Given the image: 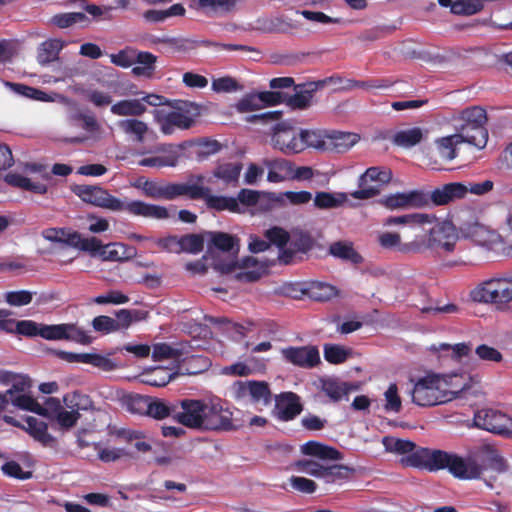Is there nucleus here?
Returning a JSON list of instances; mask_svg holds the SVG:
<instances>
[{
  "label": "nucleus",
  "instance_id": "nucleus-20",
  "mask_svg": "<svg viewBox=\"0 0 512 512\" xmlns=\"http://www.w3.org/2000/svg\"><path fill=\"white\" fill-rule=\"evenodd\" d=\"M303 410L300 397L293 392L281 393L276 397L274 416L284 422L295 419Z\"/></svg>",
  "mask_w": 512,
  "mask_h": 512
},
{
  "label": "nucleus",
  "instance_id": "nucleus-14",
  "mask_svg": "<svg viewBox=\"0 0 512 512\" xmlns=\"http://www.w3.org/2000/svg\"><path fill=\"white\" fill-rule=\"evenodd\" d=\"M441 385L443 387V394L447 398V402L454 399L466 397L468 395H475V383L473 378L464 374H442Z\"/></svg>",
  "mask_w": 512,
  "mask_h": 512
},
{
  "label": "nucleus",
  "instance_id": "nucleus-21",
  "mask_svg": "<svg viewBox=\"0 0 512 512\" xmlns=\"http://www.w3.org/2000/svg\"><path fill=\"white\" fill-rule=\"evenodd\" d=\"M67 340L81 345H89L93 338L73 323L53 324L51 341Z\"/></svg>",
  "mask_w": 512,
  "mask_h": 512
},
{
  "label": "nucleus",
  "instance_id": "nucleus-51",
  "mask_svg": "<svg viewBox=\"0 0 512 512\" xmlns=\"http://www.w3.org/2000/svg\"><path fill=\"white\" fill-rule=\"evenodd\" d=\"M383 444L391 451L407 455L411 454L416 448V444L410 440L394 439L390 437H384Z\"/></svg>",
  "mask_w": 512,
  "mask_h": 512
},
{
  "label": "nucleus",
  "instance_id": "nucleus-39",
  "mask_svg": "<svg viewBox=\"0 0 512 512\" xmlns=\"http://www.w3.org/2000/svg\"><path fill=\"white\" fill-rule=\"evenodd\" d=\"M118 127L128 135H134L138 142H143L148 126L145 122L136 118L123 119L118 121Z\"/></svg>",
  "mask_w": 512,
  "mask_h": 512
},
{
  "label": "nucleus",
  "instance_id": "nucleus-6",
  "mask_svg": "<svg viewBox=\"0 0 512 512\" xmlns=\"http://www.w3.org/2000/svg\"><path fill=\"white\" fill-rule=\"evenodd\" d=\"M458 235L455 227L450 222L436 223L429 228L427 239L418 238V243L423 246L421 253L432 250L438 254L454 251Z\"/></svg>",
  "mask_w": 512,
  "mask_h": 512
},
{
  "label": "nucleus",
  "instance_id": "nucleus-32",
  "mask_svg": "<svg viewBox=\"0 0 512 512\" xmlns=\"http://www.w3.org/2000/svg\"><path fill=\"white\" fill-rule=\"evenodd\" d=\"M435 216L426 213H412L402 216H392L386 219L385 225H409L411 227H420L425 224H433Z\"/></svg>",
  "mask_w": 512,
  "mask_h": 512
},
{
  "label": "nucleus",
  "instance_id": "nucleus-31",
  "mask_svg": "<svg viewBox=\"0 0 512 512\" xmlns=\"http://www.w3.org/2000/svg\"><path fill=\"white\" fill-rule=\"evenodd\" d=\"M321 391L329 397L332 402H339L343 397L348 396L351 386L333 378L321 379Z\"/></svg>",
  "mask_w": 512,
  "mask_h": 512
},
{
  "label": "nucleus",
  "instance_id": "nucleus-12",
  "mask_svg": "<svg viewBox=\"0 0 512 512\" xmlns=\"http://www.w3.org/2000/svg\"><path fill=\"white\" fill-rule=\"evenodd\" d=\"M392 178V172L388 169L370 167L360 177V189L351 193L356 199H370L380 193L382 185L388 183Z\"/></svg>",
  "mask_w": 512,
  "mask_h": 512
},
{
  "label": "nucleus",
  "instance_id": "nucleus-45",
  "mask_svg": "<svg viewBox=\"0 0 512 512\" xmlns=\"http://www.w3.org/2000/svg\"><path fill=\"white\" fill-rule=\"evenodd\" d=\"M182 350L167 343H157L153 346L152 358L154 361L167 359H180Z\"/></svg>",
  "mask_w": 512,
  "mask_h": 512
},
{
  "label": "nucleus",
  "instance_id": "nucleus-26",
  "mask_svg": "<svg viewBox=\"0 0 512 512\" xmlns=\"http://www.w3.org/2000/svg\"><path fill=\"white\" fill-rule=\"evenodd\" d=\"M64 46L65 42L56 38H50L42 42L37 48V62L41 66H46L58 60Z\"/></svg>",
  "mask_w": 512,
  "mask_h": 512
},
{
  "label": "nucleus",
  "instance_id": "nucleus-63",
  "mask_svg": "<svg viewBox=\"0 0 512 512\" xmlns=\"http://www.w3.org/2000/svg\"><path fill=\"white\" fill-rule=\"evenodd\" d=\"M97 304H125L129 297L118 290H110L104 295H99L93 300Z\"/></svg>",
  "mask_w": 512,
  "mask_h": 512
},
{
  "label": "nucleus",
  "instance_id": "nucleus-34",
  "mask_svg": "<svg viewBox=\"0 0 512 512\" xmlns=\"http://www.w3.org/2000/svg\"><path fill=\"white\" fill-rule=\"evenodd\" d=\"M177 407V400L174 402H166L162 399H153L150 397L147 415L157 420H163L167 417H172L175 420Z\"/></svg>",
  "mask_w": 512,
  "mask_h": 512
},
{
  "label": "nucleus",
  "instance_id": "nucleus-13",
  "mask_svg": "<svg viewBox=\"0 0 512 512\" xmlns=\"http://www.w3.org/2000/svg\"><path fill=\"white\" fill-rule=\"evenodd\" d=\"M153 116L155 122L160 126L161 132L165 135H171L176 130H187L194 124L193 117L188 115V111H183L181 107H175L170 111L155 109Z\"/></svg>",
  "mask_w": 512,
  "mask_h": 512
},
{
  "label": "nucleus",
  "instance_id": "nucleus-11",
  "mask_svg": "<svg viewBox=\"0 0 512 512\" xmlns=\"http://www.w3.org/2000/svg\"><path fill=\"white\" fill-rule=\"evenodd\" d=\"M191 179H195L196 183H192L191 187L197 188L198 196H189L191 200H199L203 199L206 203L208 209L216 210V211H229L232 213H240L241 207L238 203V200L234 197L222 196V195H212L210 194V188L202 185L204 182L203 175L192 176Z\"/></svg>",
  "mask_w": 512,
  "mask_h": 512
},
{
  "label": "nucleus",
  "instance_id": "nucleus-27",
  "mask_svg": "<svg viewBox=\"0 0 512 512\" xmlns=\"http://www.w3.org/2000/svg\"><path fill=\"white\" fill-rule=\"evenodd\" d=\"M52 330L53 324L37 323L33 320H19L16 334L30 338L40 336L45 340L51 341Z\"/></svg>",
  "mask_w": 512,
  "mask_h": 512
},
{
  "label": "nucleus",
  "instance_id": "nucleus-58",
  "mask_svg": "<svg viewBox=\"0 0 512 512\" xmlns=\"http://www.w3.org/2000/svg\"><path fill=\"white\" fill-rule=\"evenodd\" d=\"M11 403L23 410L31 411L38 414L41 410V404L37 402L33 397L26 394H19L10 398Z\"/></svg>",
  "mask_w": 512,
  "mask_h": 512
},
{
  "label": "nucleus",
  "instance_id": "nucleus-2",
  "mask_svg": "<svg viewBox=\"0 0 512 512\" xmlns=\"http://www.w3.org/2000/svg\"><path fill=\"white\" fill-rule=\"evenodd\" d=\"M72 191L84 202L114 212L126 211L133 216L165 220L170 217L165 206L146 203L142 200L129 202L111 195L106 189L96 185H76Z\"/></svg>",
  "mask_w": 512,
  "mask_h": 512
},
{
  "label": "nucleus",
  "instance_id": "nucleus-9",
  "mask_svg": "<svg viewBox=\"0 0 512 512\" xmlns=\"http://www.w3.org/2000/svg\"><path fill=\"white\" fill-rule=\"evenodd\" d=\"M177 406L176 422L187 428L204 431L207 402L196 399H182L177 400Z\"/></svg>",
  "mask_w": 512,
  "mask_h": 512
},
{
  "label": "nucleus",
  "instance_id": "nucleus-54",
  "mask_svg": "<svg viewBox=\"0 0 512 512\" xmlns=\"http://www.w3.org/2000/svg\"><path fill=\"white\" fill-rule=\"evenodd\" d=\"M353 472V469L344 465H331L326 467L325 482L335 483L341 480L348 479Z\"/></svg>",
  "mask_w": 512,
  "mask_h": 512
},
{
  "label": "nucleus",
  "instance_id": "nucleus-43",
  "mask_svg": "<svg viewBox=\"0 0 512 512\" xmlns=\"http://www.w3.org/2000/svg\"><path fill=\"white\" fill-rule=\"evenodd\" d=\"M484 8L482 0H456L452 5V14L471 16Z\"/></svg>",
  "mask_w": 512,
  "mask_h": 512
},
{
  "label": "nucleus",
  "instance_id": "nucleus-62",
  "mask_svg": "<svg viewBox=\"0 0 512 512\" xmlns=\"http://www.w3.org/2000/svg\"><path fill=\"white\" fill-rule=\"evenodd\" d=\"M136 52L132 49H123L110 55L111 63L122 68H128L135 63Z\"/></svg>",
  "mask_w": 512,
  "mask_h": 512
},
{
  "label": "nucleus",
  "instance_id": "nucleus-61",
  "mask_svg": "<svg viewBox=\"0 0 512 512\" xmlns=\"http://www.w3.org/2000/svg\"><path fill=\"white\" fill-rule=\"evenodd\" d=\"M299 137L301 138L304 146V150L307 147H313L317 149H322L325 146V141L323 140L320 133L316 131L310 130H300Z\"/></svg>",
  "mask_w": 512,
  "mask_h": 512
},
{
  "label": "nucleus",
  "instance_id": "nucleus-52",
  "mask_svg": "<svg viewBox=\"0 0 512 512\" xmlns=\"http://www.w3.org/2000/svg\"><path fill=\"white\" fill-rule=\"evenodd\" d=\"M100 258L103 261H121L125 258V245L121 243H109L103 245Z\"/></svg>",
  "mask_w": 512,
  "mask_h": 512
},
{
  "label": "nucleus",
  "instance_id": "nucleus-15",
  "mask_svg": "<svg viewBox=\"0 0 512 512\" xmlns=\"http://www.w3.org/2000/svg\"><path fill=\"white\" fill-rule=\"evenodd\" d=\"M281 356L286 363L304 369L314 368L321 362L319 350L314 345L288 346L281 349Z\"/></svg>",
  "mask_w": 512,
  "mask_h": 512
},
{
  "label": "nucleus",
  "instance_id": "nucleus-16",
  "mask_svg": "<svg viewBox=\"0 0 512 512\" xmlns=\"http://www.w3.org/2000/svg\"><path fill=\"white\" fill-rule=\"evenodd\" d=\"M473 421L477 428L504 436L511 418L498 410L486 408L475 412Z\"/></svg>",
  "mask_w": 512,
  "mask_h": 512
},
{
  "label": "nucleus",
  "instance_id": "nucleus-5",
  "mask_svg": "<svg viewBox=\"0 0 512 512\" xmlns=\"http://www.w3.org/2000/svg\"><path fill=\"white\" fill-rule=\"evenodd\" d=\"M440 373H427L414 384L411 390L412 401L418 406L430 407L447 403L443 394Z\"/></svg>",
  "mask_w": 512,
  "mask_h": 512
},
{
  "label": "nucleus",
  "instance_id": "nucleus-41",
  "mask_svg": "<svg viewBox=\"0 0 512 512\" xmlns=\"http://www.w3.org/2000/svg\"><path fill=\"white\" fill-rule=\"evenodd\" d=\"M147 312L141 310L121 309L116 313V331L127 329L133 322L143 320Z\"/></svg>",
  "mask_w": 512,
  "mask_h": 512
},
{
  "label": "nucleus",
  "instance_id": "nucleus-46",
  "mask_svg": "<svg viewBox=\"0 0 512 512\" xmlns=\"http://www.w3.org/2000/svg\"><path fill=\"white\" fill-rule=\"evenodd\" d=\"M177 163L178 155L175 153L164 156L145 157L139 161L140 166L155 168L175 167Z\"/></svg>",
  "mask_w": 512,
  "mask_h": 512
},
{
  "label": "nucleus",
  "instance_id": "nucleus-57",
  "mask_svg": "<svg viewBox=\"0 0 512 512\" xmlns=\"http://www.w3.org/2000/svg\"><path fill=\"white\" fill-rule=\"evenodd\" d=\"M262 109L258 93H249L242 97L236 104V110L240 113Z\"/></svg>",
  "mask_w": 512,
  "mask_h": 512
},
{
  "label": "nucleus",
  "instance_id": "nucleus-17",
  "mask_svg": "<svg viewBox=\"0 0 512 512\" xmlns=\"http://www.w3.org/2000/svg\"><path fill=\"white\" fill-rule=\"evenodd\" d=\"M204 431H231L236 429L233 413L219 403H207Z\"/></svg>",
  "mask_w": 512,
  "mask_h": 512
},
{
  "label": "nucleus",
  "instance_id": "nucleus-29",
  "mask_svg": "<svg viewBox=\"0 0 512 512\" xmlns=\"http://www.w3.org/2000/svg\"><path fill=\"white\" fill-rule=\"evenodd\" d=\"M27 432L38 442L45 447H53L56 439L48 433V425L38 420L35 417H28L26 419Z\"/></svg>",
  "mask_w": 512,
  "mask_h": 512
},
{
  "label": "nucleus",
  "instance_id": "nucleus-42",
  "mask_svg": "<svg viewBox=\"0 0 512 512\" xmlns=\"http://www.w3.org/2000/svg\"><path fill=\"white\" fill-rule=\"evenodd\" d=\"M88 21L87 16L82 12H66L54 15L51 23L60 29L69 28L76 23Z\"/></svg>",
  "mask_w": 512,
  "mask_h": 512
},
{
  "label": "nucleus",
  "instance_id": "nucleus-18",
  "mask_svg": "<svg viewBox=\"0 0 512 512\" xmlns=\"http://www.w3.org/2000/svg\"><path fill=\"white\" fill-rule=\"evenodd\" d=\"M51 353L65 362L90 364L107 372L117 367L113 360L96 353H73L63 350H51Z\"/></svg>",
  "mask_w": 512,
  "mask_h": 512
},
{
  "label": "nucleus",
  "instance_id": "nucleus-56",
  "mask_svg": "<svg viewBox=\"0 0 512 512\" xmlns=\"http://www.w3.org/2000/svg\"><path fill=\"white\" fill-rule=\"evenodd\" d=\"M1 470L6 476L18 480H27L33 476L31 471H24L21 465L16 461H8L4 463Z\"/></svg>",
  "mask_w": 512,
  "mask_h": 512
},
{
  "label": "nucleus",
  "instance_id": "nucleus-33",
  "mask_svg": "<svg viewBox=\"0 0 512 512\" xmlns=\"http://www.w3.org/2000/svg\"><path fill=\"white\" fill-rule=\"evenodd\" d=\"M464 143L457 134L439 138L435 141L440 160L449 162L457 157V145Z\"/></svg>",
  "mask_w": 512,
  "mask_h": 512
},
{
  "label": "nucleus",
  "instance_id": "nucleus-49",
  "mask_svg": "<svg viewBox=\"0 0 512 512\" xmlns=\"http://www.w3.org/2000/svg\"><path fill=\"white\" fill-rule=\"evenodd\" d=\"M125 403L128 411L131 413L147 415L150 397L135 394L127 397Z\"/></svg>",
  "mask_w": 512,
  "mask_h": 512
},
{
  "label": "nucleus",
  "instance_id": "nucleus-44",
  "mask_svg": "<svg viewBox=\"0 0 512 512\" xmlns=\"http://www.w3.org/2000/svg\"><path fill=\"white\" fill-rule=\"evenodd\" d=\"M180 253H200L204 248V238L200 234H186L179 237Z\"/></svg>",
  "mask_w": 512,
  "mask_h": 512
},
{
  "label": "nucleus",
  "instance_id": "nucleus-48",
  "mask_svg": "<svg viewBox=\"0 0 512 512\" xmlns=\"http://www.w3.org/2000/svg\"><path fill=\"white\" fill-rule=\"evenodd\" d=\"M6 85L9 86L15 93L27 98L39 101H46L48 98L46 92L25 84L6 82Z\"/></svg>",
  "mask_w": 512,
  "mask_h": 512
},
{
  "label": "nucleus",
  "instance_id": "nucleus-24",
  "mask_svg": "<svg viewBox=\"0 0 512 512\" xmlns=\"http://www.w3.org/2000/svg\"><path fill=\"white\" fill-rule=\"evenodd\" d=\"M265 167L268 169L267 181L271 183H280L291 180L293 162L287 159L279 158L264 161Z\"/></svg>",
  "mask_w": 512,
  "mask_h": 512
},
{
  "label": "nucleus",
  "instance_id": "nucleus-64",
  "mask_svg": "<svg viewBox=\"0 0 512 512\" xmlns=\"http://www.w3.org/2000/svg\"><path fill=\"white\" fill-rule=\"evenodd\" d=\"M475 354L482 361L501 362L503 359L499 350L486 344L477 346Z\"/></svg>",
  "mask_w": 512,
  "mask_h": 512
},
{
  "label": "nucleus",
  "instance_id": "nucleus-1",
  "mask_svg": "<svg viewBox=\"0 0 512 512\" xmlns=\"http://www.w3.org/2000/svg\"><path fill=\"white\" fill-rule=\"evenodd\" d=\"M401 461L404 466L429 472L447 469L454 477L459 479H477L486 469L476 458L463 459L453 453L423 447L415 448L411 454L403 457Z\"/></svg>",
  "mask_w": 512,
  "mask_h": 512
},
{
  "label": "nucleus",
  "instance_id": "nucleus-7",
  "mask_svg": "<svg viewBox=\"0 0 512 512\" xmlns=\"http://www.w3.org/2000/svg\"><path fill=\"white\" fill-rule=\"evenodd\" d=\"M231 396L237 402H250L268 406L272 400L270 387L265 381H236L231 386Z\"/></svg>",
  "mask_w": 512,
  "mask_h": 512
},
{
  "label": "nucleus",
  "instance_id": "nucleus-55",
  "mask_svg": "<svg viewBox=\"0 0 512 512\" xmlns=\"http://www.w3.org/2000/svg\"><path fill=\"white\" fill-rule=\"evenodd\" d=\"M434 351H450L451 350V359L455 361H459L462 357L468 356L471 352V345L469 343H457L455 345H450L443 343L439 348L435 346L431 347Z\"/></svg>",
  "mask_w": 512,
  "mask_h": 512
},
{
  "label": "nucleus",
  "instance_id": "nucleus-23",
  "mask_svg": "<svg viewBox=\"0 0 512 512\" xmlns=\"http://www.w3.org/2000/svg\"><path fill=\"white\" fill-rule=\"evenodd\" d=\"M378 242L384 249L394 250L402 254L421 253L423 246L418 243V237L410 242L403 243L400 234L395 232H384L379 235Z\"/></svg>",
  "mask_w": 512,
  "mask_h": 512
},
{
  "label": "nucleus",
  "instance_id": "nucleus-22",
  "mask_svg": "<svg viewBox=\"0 0 512 512\" xmlns=\"http://www.w3.org/2000/svg\"><path fill=\"white\" fill-rule=\"evenodd\" d=\"M323 84V81H318L295 85L296 93L293 95L286 94L284 103L292 109H307L311 104L313 93L322 87Z\"/></svg>",
  "mask_w": 512,
  "mask_h": 512
},
{
  "label": "nucleus",
  "instance_id": "nucleus-38",
  "mask_svg": "<svg viewBox=\"0 0 512 512\" xmlns=\"http://www.w3.org/2000/svg\"><path fill=\"white\" fill-rule=\"evenodd\" d=\"M241 170V163H222L213 170V176L225 184H235L239 180Z\"/></svg>",
  "mask_w": 512,
  "mask_h": 512
},
{
  "label": "nucleus",
  "instance_id": "nucleus-19",
  "mask_svg": "<svg viewBox=\"0 0 512 512\" xmlns=\"http://www.w3.org/2000/svg\"><path fill=\"white\" fill-rule=\"evenodd\" d=\"M468 193V187L460 182L443 184L430 193L427 192V206L447 205L455 200L463 199Z\"/></svg>",
  "mask_w": 512,
  "mask_h": 512
},
{
  "label": "nucleus",
  "instance_id": "nucleus-40",
  "mask_svg": "<svg viewBox=\"0 0 512 512\" xmlns=\"http://www.w3.org/2000/svg\"><path fill=\"white\" fill-rule=\"evenodd\" d=\"M209 245L223 252H230L238 246V238L225 232H208Z\"/></svg>",
  "mask_w": 512,
  "mask_h": 512
},
{
  "label": "nucleus",
  "instance_id": "nucleus-50",
  "mask_svg": "<svg viewBox=\"0 0 512 512\" xmlns=\"http://www.w3.org/2000/svg\"><path fill=\"white\" fill-rule=\"evenodd\" d=\"M264 236L268 240L269 246L273 244L279 249L284 248L290 241L289 233L278 226H274L266 230Z\"/></svg>",
  "mask_w": 512,
  "mask_h": 512
},
{
  "label": "nucleus",
  "instance_id": "nucleus-59",
  "mask_svg": "<svg viewBox=\"0 0 512 512\" xmlns=\"http://www.w3.org/2000/svg\"><path fill=\"white\" fill-rule=\"evenodd\" d=\"M87 101L96 107H105L111 105L113 98L109 92L101 91L98 89H90L85 92Z\"/></svg>",
  "mask_w": 512,
  "mask_h": 512
},
{
  "label": "nucleus",
  "instance_id": "nucleus-36",
  "mask_svg": "<svg viewBox=\"0 0 512 512\" xmlns=\"http://www.w3.org/2000/svg\"><path fill=\"white\" fill-rule=\"evenodd\" d=\"M423 139V130L420 127H413L396 132L392 137L394 145L404 148H411L419 144Z\"/></svg>",
  "mask_w": 512,
  "mask_h": 512
},
{
  "label": "nucleus",
  "instance_id": "nucleus-30",
  "mask_svg": "<svg viewBox=\"0 0 512 512\" xmlns=\"http://www.w3.org/2000/svg\"><path fill=\"white\" fill-rule=\"evenodd\" d=\"M236 5V0H198L197 7L210 17L221 16L231 12Z\"/></svg>",
  "mask_w": 512,
  "mask_h": 512
},
{
  "label": "nucleus",
  "instance_id": "nucleus-4",
  "mask_svg": "<svg viewBox=\"0 0 512 512\" xmlns=\"http://www.w3.org/2000/svg\"><path fill=\"white\" fill-rule=\"evenodd\" d=\"M471 298L478 303L506 307L512 302V276L495 277L479 283L471 291Z\"/></svg>",
  "mask_w": 512,
  "mask_h": 512
},
{
  "label": "nucleus",
  "instance_id": "nucleus-28",
  "mask_svg": "<svg viewBox=\"0 0 512 512\" xmlns=\"http://www.w3.org/2000/svg\"><path fill=\"white\" fill-rule=\"evenodd\" d=\"M110 111L116 116L139 117L147 111V107L140 98L124 99L112 104Z\"/></svg>",
  "mask_w": 512,
  "mask_h": 512
},
{
  "label": "nucleus",
  "instance_id": "nucleus-35",
  "mask_svg": "<svg viewBox=\"0 0 512 512\" xmlns=\"http://www.w3.org/2000/svg\"><path fill=\"white\" fill-rule=\"evenodd\" d=\"M339 291L331 284L324 282H312L306 289L309 298L318 302H326L338 295Z\"/></svg>",
  "mask_w": 512,
  "mask_h": 512
},
{
  "label": "nucleus",
  "instance_id": "nucleus-53",
  "mask_svg": "<svg viewBox=\"0 0 512 512\" xmlns=\"http://www.w3.org/2000/svg\"><path fill=\"white\" fill-rule=\"evenodd\" d=\"M314 239L308 232H295L292 235L290 246L297 252L306 253L312 249Z\"/></svg>",
  "mask_w": 512,
  "mask_h": 512
},
{
  "label": "nucleus",
  "instance_id": "nucleus-25",
  "mask_svg": "<svg viewBox=\"0 0 512 512\" xmlns=\"http://www.w3.org/2000/svg\"><path fill=\"white\" fill-rule=\"evenodd\" d=\"M328 251L333 257L354 265H359L364 261V258L355 250L354 244L351 241H335L330 244Z\"/></svg>",
  "mask_w": 512,
  "mask_h": 512
},
{
  "label": "nucleus",
  "instance_id": "nucleus-8",
  "mask_svg": "<svg viewBox=\"0 0 512 512\" xmlns=\"http://www.w3.org/2000/svg\"><path fill=\"white\" fill-rule=\"evenodd\" d=\"M190 182L178 183L169 182L164 179H155L148 181L144 196L154 200L172 201L181 196H198L197 188L191 187Z\"/></svg>",
  "mask_w": 512,
  "mask_h": 512
},
{
  "label": "nucleus",
  "instance_id": "nucleus-10",
  "mask_svg": "<svg viewBox=\"0 0 512 512\" xmlns=\"http://www.w3.org/2000/svg\"><path fill=\"white\" fill-rule=\"evenodd\" d=\"M271 142L275 149L286 155L304 151V144L299 137V131L285 121L278 122L273 126Z\"/></svg>",
  "mask_w": 512,
  "mask_h": 512
},
{
  "label": "nucleus",
  "instance_id": "nucleus-37",
  "mask_svg": "<svg viewBox=\"0 0 512 512\" xmlns=\"http://www.w3.org/2000/svg\"><path fill=\"white\" fill-rule=\"evenodd\" d=\"M347 201V194L343 192H316L314 206L318 209H334L341 207Z\"/></svg>",
  "mask_w": 512,
  "mask_h": 512
},
{
  "label": "nucleus",
  "instance_id": "nucleus-47",
  "mask_svg": "<svg viewBox=\"0 0 512 512\" xmlns=\"http://www.w3.org/2000/svg\"><path fill=\"white\" fill-rule=\"evenodd\" d=\"M351 352L337 344L324 345V358L331 364H341L350 356Z\"/></svg>",
  "mask_w": 512,
  "mask_h": 512
},
{
  "label": "nucleus",
  "instance_id": "nucleus-3",
  "mask_svg": "<svg viewBox=\"0 0 512 512\" xmlns=\"http://www.w3.org/2000/svg\"><path fill=\"white\" fill-rule=\"evenodd\" d=\"M487 120V112L481 106L474 105L461 110L453 117L457 137L478 149L485 148L489 137Z\"/></svg>",
  "mask_w": 512,
  "mask_h": 512
},
{
  "label": "nucleus",
  "instance_id": "nucleus-60",
  "mask_svg": "<svg viewBox=\"0 0 512 512\" xmlns=\"http://www.w3.org/2000/svg\"><path fill=\"white\" fill-rule=\"evenodd\" d=\"M405 208H421L427 206V192L411 190L404 192Z\"/></svg>",
  "mask_w": 512,
  "mask_h": 512
}]
</instances>
